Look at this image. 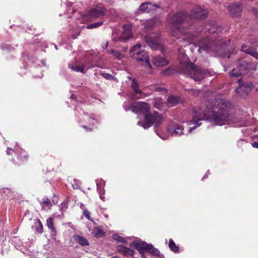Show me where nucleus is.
<instances>
[{"label": "nucleus", "instance_id": "1", "mask_svg": "<svg viewBox=\"0 0 258 258\" xmlns=\"http://www.w3.org/2000/svg\"><path fill=\"white\" fill-rule=\"evenodd\" d=\"M130 109L133 112L139 114V115H143L144 121H139L138 125L145 130L154 125V132L158 135V128L162 123L163 119L161 114L156 111L151 113L150 105L145 102H139L135 105L131 104Z\"/></svg>", "mask_w": 258, "mask_h": 258}, {"label": "nucleus", "instance_id": "2", "mask_svg": "<svg viewBox=\"0 0 258 258\" xmlns=\"http://www.w3.org/2000/svg\"><path fill=\"white\" fill-rule=\"evenodd\" d=\"M179 73L186 75L196 82H200L206 77L211 75L209 70L196 66L188 58L180 62Z\"/></svg>", "mask_w": 258, "mask_h": 258}, {"label": "nucleus", "instance_id": "3", "mask_svg": "<svg viewBox=\"0 0 258 258\" xmlns=\"http://www.w3.org/2000/svg\"><path fill=\"white\" fill-rule=\"evenodd\" d=\"M208 113V119L218 125H223L229 119L227 106L223 99L217 100Z\"/></svg>", "mask_w": 258, "mask_h": 258}, {"label": "nucleus", "instance_id": "4", "mask_svg": "<svg viewBox=\"0 0 258 258\" xmlns=\"http://www.w3.org/2000/svg\"><path fill=\"white\" fill-rule=\"evenodd\" d=\"M130 246L137 249L141 255L142 258H147L146 252L149 253L151 255L156 256L159 255V249L155 247L151 243H148L145 241L138 238L130 243Z\"/></svg>", "mask_w": 258, "mask_h": 258}, {"label": "nucleus", "instance_id": "5", "mask_svg": "<svg viewBox=\"0 0 258 258\" xmlns=\"http://www.w3.org/2000/svg\"><path fill=\"white\" fill-rule=\"evenodd\" d=\"M169 21L172 26H179L187 29L191 27V18L185 10L179 11L172 15Z\"/></svg>", "mask_w": 258, "mask_h": 258}, {"label": "nucleus", "instance_id": "6", "mask_svg": "<svg viewBox=\"0 0 258 258\" xmlns=\"http://www.w3.org/2000/svg\"><path fill=\"white\" fill-rule=\"evenodd\" d=\"M208 11L201 6H197L193 8L191 10L190 13H189L191 18V26L196 20L205 19L208 17Z\"/></svg>", "mask_w": 258, "mask_h": 258}, {"label": "nucleus", "instance_id": "7", "mask_svg": "<svg viewBox=\"0 0 258 258\" xmlns=\"http://www.w3.org/2000/svg\"><path fill=\"white\" fill-rule=\"evenodd\" d=\"M159 8L160 6L158 5L146 2L142 3L135 13L136 15H140L143 13H149Z\"/></svg>", "mask_w": 258, "mask_h": 258}, {"label": "nucleus", "instance_id": "8", "mask_svg": "<svg viewBox=\"0 0 258 258\" xmlns=\"http://www.w3.org/2000/svg\"><path fill=\"white\" fill-rule=\"evenodd\" d=\"M184 127L174 121L170 122L168 125L167 132L172 136H180L183 135Z\"/></svg>", "mask_w": 258, "mask_h": 258}, {"label": "nucleus", "instance_id": "9", "mask_svg": "<svg viewBox=\"0 0 258 258\" xmlns=\"http://www.w3.org/2000/svg\"><path fill=\"white\" fill-rule=\"evenodd\" d=\"M230 15L233 17H239L241 16L242 11V5L239 2L231 3L228 6Z\"/></svg>", "mask_w": 258, "mask_h": 258}, {"label": "nucleus", "instance_id": "10", "mask_svg": "<svg viewBox=\"0 0 258 258\" xmlns=\"http://www.w3.org/2000/svg\"><path fill=\"white\" fill-rule=\"evenodd\" d=\"M106 11V9L104 7L97 6L90 10L88 16L92 19L101 18L105 15Z\"/></svg>", "mask_w": 258, "mask_h": 258}, {"label": "nucleus", "instance_id": "11", "mask_svg": "<svg viewBox=\"0 0 258 258\" xmlns=\"http://www.w3.org/2000/svg\"><path fill=\"white\" fill-rule=\"evenodd\" d=\"M239 87L236 89V92L238 94H242V93H248L253 88V84L251 82L244 83L242 79H240L237 81Z\"/></svg>", "mask_w": 258, "mask_h": 258}, {"label": "nucleus", "instance_id": "12", "mask_svg": "<svg viewBox=\"0 0 258 258\" xmlns=\"http://www.w3.org/2000/svg\"><path fill=\"white\" fill-rule=\"evenodd\" d=\"M252 66L253 64L251 62L242 60L238 63L237 69L244 75L248 73L252 69Z\"/></svg>", "mask_w": 258, "mask_h": 258}, {"label": "nucleus", "instance_id": "13", "mask_svg": "<svg viewBox=\"0 0 258 258\" xmlns=\"http://www.w3.org/2000/svg\"><path fill=\"white\" fill-rule=\"evenodd\" d=\"M153 63L158 67H163L168 64V60L163 56L158 55L154 58Z\"/></svg>", "mask_w": 258, "mask_h": 258}, {"label": "nucleus", "instance_id": "14", "mask_svg": "<svg viewBox=\"0 0 258 258\" xmlns=\"http://www.w3.org/2000/svg\"><path fill=\"white\" fill-rule=\"evenodd\" d=\"M136 59L138 61H142L144 63L147 59H149V57L148 56V53L145 50H140L139 51L137 52V56L136 57Z\"/></svg>", "mask_w": 258, "mask_h": 258}, {"label": "nucleus", "instance_id": "15", "mask_svg": "<svg viewBox=\"0 0 258 258\" xmlns=\"http://www.w3.org/2000/svg\"><path fill=\"white\" fill-rule=\"evenodd\" d=\"M203 116H199L196 112H195L192 116V121L195 125L189 128L188 133H190L192 130H195L197 127L200 126L201 123H199V121L203 120Z\"/></svg>", "mask_w": 258, "mask_h": 258}, {"label": "nucleus", "instance_id": "16", "mask_svg": "<svg viewBox=\"0 0 258 258\" xmlns=\"http://www.w3.org/2000/svg\"><path fill=\"white\" fill-rule=\"evenodd\" d=\"M146 41L148 44L153 49L157 50L162 48V45L153 37H149L147 38Z\"/></svg>", "mask_w": 258, "mask_h": 258}, {"label": "nucleus", "instance_id": "17", "mask_svg": "<svg viewBox=\"0 0 258 258\" xmlns=\"http://www.w3.org/2000/svg\"><path fill=\"white\" fill-rule=\"evenodd\" d=\"M179 101V97L173 95H170L168 96L166 103L168 107H171L177 105Z\"/></svg>", "mask_w": 258, "mask_h": 258}, {"label": "nucleus", "instance_id": "18", "mask_svg": "<svg viewBox=\"0 0 258 258\" xmlns=\"http://www.w3.org/2000/svg\"><path fill=\"white\" fill-rule=\"evenodd\" d=\"M73 238L74 240L81 246H87L89 244V241L87 238L84 237L77 234H75L73 236Z\"/></svg>", "mask_w": 258, "mask_h": 258}, {"label": "nucleus", "instance_id": "19", "mask_svg": "<svg viewBox=\"0 0 258 258\" xmlns=\"http://www.w3.org/2000/svg\"><path fill=\"white\" fill-rule=\"evenodd\" d=\"M182 27L179 26H172L171 25L170 29V35L173 37L178 38L180 35V29Z\"/></svg>", "mask_w": 258, "mask_h": 258}, {"label": "nucleus", "instance_id": "20", "mask_svg": "<svg viewBox=\"0 0 258 258\" xmlns=\"http://www.w3.org/2000/svg\"><path fill=\"white\" fill-rule=\"evenodd\" d=\"M68 67L70 69H72L74 71H75L76 72H80L83 74H85L84 70L85 69L86 66L84 65L78 66L77 64H73V63H69Z\"/></svg>", "mask_w": 258, "mask_h": 258}, {"label": "nucleus", "instance_id": "21", "mask_svg": "<svg viewBox=\"0 0 258 258\" xmlns=\"http://www.w3.org/2000/svg\"><path fill=\"white\" fill-rule=\"evenodd\" d=\"M131 87L136 94H142L143 93L142 91L139 89V84L136 78L132 79Z\"/></svg>", "mask_w": 258, "mask_h": 258}, {"label": "nucleus", "instance_id": "22", "mask_svg": "<svg viewBox=\"0 0 258 258\" xmlns=\"http://www.w3.org/2000/svg\"><path fill=\"white\" fill-rule=\"evenodd\" d=\"M46 225L48 229L51 230V235L52 236L56 235V231L54 227L52 218L49 217L47 219Z\"/></svg>", "mask_w": 258, "mask_h": 258}, {"label": "nucleus", "instance_id": "23", "mask_svg": "<svg viewBox=\"0 0 258 258\" xmlns=\"http://www.w3.org/2000/svg\"><path fill=\"white\" fill-rule=\"evenodd\" d=\"M39 203L44 209H50L52 205L50 200L47 198H44L41 201H39Z\"/></svg>", "mask_w": 258, "mask_h": 258}, {"label": "nucleus", "instance_id": "24", "mask_svg": "<svg viewBox=\"0 0 258 258\" xmlns=\"http://www.w3.org/2000/svg\"><path fill=\"white\" fill-rule=\"evenodd\" d=\"M34 227L36 232L41 234L43 232V227L42 223L39 219H37L34 223Z\"/></svg>", "mask_w": 258, "mask_h": 258}, {"label": "nucleus", "instance_id": "25", "mask_svg": "<svg viewBox=\"0 0 258 258\" xmlns=\"http://www.w3.org/2000/svg\"><path fill=\"white\" fill-rule=\"evenodd\" d=\"M168 246L170 249L175 253L179 252V246L176 245L172 239H170L169 240Z\"/></svg>", "mask_w": 258, "mask_h": 258}, {"label": "nucleus", "instance_id": "26", "mask_svg": "<svg viewBox=\"0 0 258 258\" xmlns=\"http://www.w3.org/2000/svg\"><path fill=\"white\" fill-rule=\"evenodd\" d=\"M242 50L246 53L251 55L253 57L255 58H258V52L256 51L253 50L251 48H248L246 49H244V47L243 46L242 47Z\"/></svg>", "mask_w": 258, "mask_h": 258}, {"label": "nucleus", "instance_id": "27", "mask_svg": "<svg viewBox=\"0 0 258 258\" xmlns=\"http://www.w3.org/2000/svg\"><path fill=\"white\" fill-rule=\"evenodd\" d=\"M95 229L96 232L94 235V236L96 238L102 237L105 235V232L100 227H95Z\"/></svg>", "mask_w": 258, "mask_h": 258}, {"label": "nucleus", "instance_id": "28", "mask_svg": "<svg viewBox=\"0 0 258 258\" xmlns=\"http://www.w3.org/2000/svg\"><path fill=\"white\" fill-rule=\"evenodd\" d=\"M112 238L114 240L117 241L118 242L123 243L127 244V242L123 237H121L119 234L115 233L112 235Z\"/></svg>", "mask_w": 258, "mask_h": 258}, {"label": "nucleus", "instance_id": "29", "mask_svg": "<svg viewBox=\"0 0 258 258\" xmlns=\"http://www.w3.org/2000/svg\"><path fill=\"white\" fill-rule=\"evenodd\" d=\"M103 24V21H100L97 23H94L91 24H88L86 26V28L87 29H92L94 28H96L99 27L102 25Z\"/></svg>", "mask_w": 258, "mask_h": 258}, {"label": "nucleus", "instance_id": "30", "mask_svg": "<svg viewBox=\"0 0 258 258\" xmlns=\"http://www.w3.org/2000/svg\"><path fill=\"white\" fill-rule=\"evenodd\" d=\"M231 77H238L240 75H243L239 70L236 71L235 69H233L229 73Z\"/></svg>", "mask_w": 258, "mask_h": 258}, {"label": "nucleus", "instance_id": "31", "mask_svg": "<svg viewBox=\"0 0 258 258\" xmlns=\"http://www.w3.org/2000/svg\"><path fill=\"white\" fill-rule=\"evenodd\" d=\"M123 255L124 256H133L135 254V251L130 248L125 247Z\"/></svg>", "mask_w": 258, "mask_h": 258}, {"label": "nucleus", "instance_id": "32", "mask_svg": "<svg viewBox=\"0 0 258 258\" xmlns=\"http://www.w3.org/2000/svg\"><path fill=\"white\" fill-rule=\"evenodd\" d=\"M100 75L107 80H114L116 79L114 76L109 73H101Z\"/></svg>", "mask_w": 258, "mask_h": 258}, {"label": "nucleus", "instance_id": "33", "mask_svg": "<svg viewBox=\"0 0 258 258\" xmlns=\"http://www.w3.org/2000/svg\"><path fill=\"white\" fill-rule=\"evenodd\" d=\"M141 47V44H137L135 45H134V46H133L130 50V53H133V55H135V53L136 51L137 52L138 51H139V49H140Z\"/></svg>", "mask_w": 258, "mask_h": 258}, {"label": "nucleus", "instance_id": "34", "mask_svg": "<svg viewBox=\"0 0 258 258\" xmlns=\"http://www.w3.org/2000/svg\"><path fill=\"white\" fill-rule=\"evenodd\" d=\"M1 48L3 50H7L8 51H11L13 49V47L8 44H3L1 45Z\"/></svg>", "mask_w": 258, "mask_h": 258}, {"label": "nucleus", "instance_id": "35", "mask_svg": "<svg viewBox=\"0 0 258 258\" xmlns=\"http://www.w3.org/2000/svg\"><path fill=\"white\" fill-rule=\"evenodd\" d=\"M83 215L89 220L92 221V219L91 218L90 216V213L87 209H85L83 211Z\"/></svg>", "mask_w": 258, "mask_h": 258}, {"label": "nucleus", "instance_id": "36", "mask_svg": "<svg viewBox=\"0 0 258 258\" xmlns=\"http://www.w3.org/2000/svg\"><path fill=\"white\" fill-rule=\"evenodd\" d=\"M125 246H123L122 245H118L116 246V249L118 252H119L120 253H121L123 254V253L124 252V250L125 249Z\"/></svg>", "mask_w": 258, "mask_h": 258}, {"label": "nucleus", "instance_id": "37", "mask_svg": "<svg viewBox=\"0 0 258 258\" xmlns=\"http://www.w3.org/2000/svg\"><path fill=\"white\" fill-rule=\"evenodd\" d=\"M251 11L253 15L255 16V18L258 19V8L255 7H252L251 8Z\"/></svg>", "mask_w": 258, "mask_h": 258}, {"label": "nucleus", "instance_id": "38", "mask_svg": "<svg viewBox=\"0 0 258 258\" xmlns=\"http://www.w3.org/2000/svg\"><path fill=\"white\" fill-rule=\"evenodd\" d=\"M223 28L221 26H218L215 28V30H214L212 33H217V34H220L222 31H223Z\"/></svg>", "mask_w": 258, "mask_h": 258}, {"label": "nucleus", "instance_id": "39", "mask_svg": "<svg viewBox=\"0 0 258 258\" xmlns=\"http://www.w3.org/2000/svg\"><path fill=\"white\" fill-rule=\"evenodd\" d=\"M142 65L145 67H148L151 70L153 69L152 66L150 62V59H147V61H146L145 63H142Z\"/></svg>", "mask_w": 258, "mask_h": 258}, {"label": "nucleus", "instance_id": "40", "mask_svg": "<svg viewBox=\"0 0 258 258\" xmlns=\"http://www.w3.org/2000/svg\"><path fill=\"white\" fill-rule=\"evenodd\" d=\"M113 56H114L117 59H120L122 57L121 53L118 50H116L115 53L113 54Z\"/></svg>", "mask_w": 258, "mask_h": 258}, {"label": "nucleus", "instance_id": "41", "mask_svg": "<svg viewBox=\"0 0 258 258\" xmlns=\"http://www.w3.org/2000/svg\"><path fill=\"white\" fill-rule=\"evenodd\" d=\"M104 194V190H100V191H99V196H100V199L102 200V201H104V199H105V197H104L103 196V195Z\"/></svg>", "mask_w": 258, "mask_h": 258}, {"label": "nucleus", "instance_id": "42", "mask_svg": "<svg viewBox=\"0 0 258 258\" xmlns=\"http://www.w3.org/2000/svg\"><path fill=\"white\" fill-rule=\"evenodd\" d=\"M155 90L157 92H162L165 91V89L159 87H157L155 88Z\"/></svg>", "mask_w": 258, "mask_h": 258}, {"label": "nucleus", "instance_id": "43", "mask_svg": "<svg viewBox=\"0 0 258 258\" xmlns=\"http://www.w3.org/2000/svg\"><path fill=\"white\" fill-rule=\"evenodd\" d=\"M82 127H83L84 129H85L87 131H88V132H92V131H93L92 128H91V127H88V126H86V125H83V126H82Z\"/></svg>", "mask_w": 258, "mask_h": 258}, {"label": "nucleus", "instance_id": "44", "mask_svg": "<svg viewBox=\"0 0 258 258\" xmlns=\"http://www.w3.org/2000/svg\"><path fill=\"white\" fill-rule=\"evenodd\" d=\"M80 35V32H75L74 34H72V37L74 39H76L77 36Z\"/></svg>", "mask_w": 258, "mask_h": 258}, {"label": "nucleus", "instance_id": "45", "mask_svg": "<svg viewBox=\"0 0 258 258\" xmlns=\"http://www.w3.org/2000/svg\"><path fill=\"white\" fill-rule=\"evenodd\" d=\"M83 65L85 66H86L85 68L87 69H89L92 68L93 67V66H89V62H86V63L83 64Z\"/></svg>", "mask_w": 258, "mask_h": 258}, {"label": "nucleus", "instance_id": "46", "mask_svg": "<svg viewBox=\"0 0 258 258\" xmlns=\"http://www.w3.org/2000/svg\"><path fill=\"white\" fill-rule=\"evenodd\" d=\"M23 57H26L27 60H30L31 58L29 57L28 54L27 53H24L23 54Z\"/></svg>", "mask_w": 258, "mask_h": 258}, {"label": "nucleus", "instance_id": "47", "mask_svg": "<svg viewBox=\"0 0 258 258\" xmlns=\"http://www.w3.org/2000/svg\"><path fill=\"white\" fill-rule=\"evenodd\" d=\"M3 190V192H6L7 194V195H8L10 193L11 191H10V189L9 188H3L2 189Z\"/></svg>", "mask_w": 258, "mask_h": 258}, {"label": "nucleus", "instance_id": "48", "mask_svg": "<svg viewBox=\"0 0 258 258\" xmlns=\"http://www.w3.org/2000/svg\"><path fill=\"white\" fill-rule=\"evenodd\" d=\"M251 145L253 148H258V142H254Z\"/></svg>", "mask_w": 258, "mask_h": 258}, {"label": "nucleus", "instance_id": "49", "mask_svg": "<svg viewBox=\"0 0 258 258\" xmlns=\"http://www.w3.org/2000/svg\"><path fill=\"white\" fill-rule=\"evenodd\" d=\"M200 48L203 49L204 50H205V51H208L209 50V47L208 45L205 46L204 47H203V46L200 47Z\"/></svg>", "mask_w": 258, "mask_h": 258}, {"label": "nucleus", "instance_id": "50", "mask_svg": "<svg viewBox=\"0 0 258 258\" xmlns=\"http://www.w3.org/2000/svg\"><path fill=\"white\" fill-rule=\"evenodd\" d=\"M170 69L168 68V69H166L165 71H164V74L165 75H170L171 74V73L170 72Z\"/></svg>", "mask_w": 258, "mask_h": 258}, {"label": "nucleus", "instance_id": "51", "mask_svg": "<svg viewBox=\"0 0 258 258\" xmlns=\"http://www.w3.org/2000/svg\"><path fill=\"white\" fill-rule=\"evenodd\" d=\"M12 150V149L11 148H10V147H8L7 148V154L9 155L12 154V153L10 152V151Z\"/></svg>", "mask_w": 258, "mask_h": 258}, {"label": "nucleus", "instance_id": "52", "mask_svg": "<svg viewBox=\"0 0 258 258\" xmlns=\"http://www.w3.org/2000/svg\"><path fill=\"white\" fill-rule=\"evenodd\" d=\"M156 256L158 257V258H165L164 255L162 254H161L159 250V255H156Z\"/></svg>", "mask_w": 258, "mask_h": 258}, {"label": "nucleus", "instance_id": "53", "mask_svg": "<svg viewBox=\"0 0 258 258\" xmlns=\"http://www.w3.org/2000/svg\"><path fill=\"white\" fill-rule=\"evenodd\" d=\"M222 56H223V57H226L227 56H228V58H229V57H230L229 55H228V52H226V51H225V52H224V54H222Z\"/></svg>", "mask_w": 258, "mask_h": 258}, {"label": "nucleus", "instance_id": "54", "mask_svg": "<svg viewBox=\"0 0 258 258\" xmlns=\"http://www.w3.org/2000/svg\"><path fill=\"white\" fill-rule=\"evenodd\" d=\"M41 61H42V64L44 67H47L46 64V61L45 60H42Z\"/></svg>", "mask_w": 258, "mask_h": 258}, {"label": "nucleus", "instance_id": "55", "mask_svg": "<svg viewBox=\"0 0 258 258\" xmlns=\"http://www.w3.org/2000/svg\"><path fill=\"white\" fill-rule=\"evenodd\" d=\"M131 106V105L125 107L124 109L125 110V111H128V110H131V109H130V107Z\"/></svg>", "mask_w": 258, "mask_h": 258}, {"label": "nucleus", "instance_id": "56", "mask_svg": "<svg viewBox=\"0 0 258 258\" xmlns=\"http://www.w3.org/2000/svg\"><path fill=\"white\" fill-rule=\"evenodd\" d=\"M71 98H72V99H77V97H76V95H75V94H72L71 95Z\"/></svg>", "mask_w": 258, "mask_h": 258}, {"label": "nucleus", "instance_id": "57", "mask_svg": "<svg viewBox=\"0 0 258 258\" xmlns=\"http://www.w3.org/2000/svg\"><path fill=\"white\" fill-rule=\"evenodd\" d=\"M115 51H116V50H113V49H111L110 50V51L109 52V54H112L113 55V54L115 53Z\"/></svg>", "mask_w": 258, "mask_h": 258}, {"label": "nucleus", "instance_id": "58", "mask_svg": "<svg viewBox=\"0 0 258 258\" xmlns=\"http://www.w3.org/2000/svg\"><path fill=\"white\" fill-rule=\"evenodd\" d=\"M72 4H73V3H72L70 2H69V1H68V2L67 3V4H66L67 6H69V7L71 6Z\"/></svg>", "mask_w": 258, "mask_h": 258}, {"label": "nucleus", "instance_id": "59", "mask_svg": "<svg viewBox=\"0 0 258 258\" xmlns=\"http://www.w3.org/2000/svg\"><path fill=\"white\" fill-rule=\"evenodd\" d=\"M207 177H208V174H205V175H204V176L203 177V178H202V180H204V179L207 178Z\"/></svg>", "mask_w": 258, "mask_h": 258}, {"label": "nucleus", "instance_id": "60", "mask_svg": "<svg viewBox=\"0 0 258 258\" xmlns=\"http://www.w3.org/2000/svg\"><path fill=\"white\" fill-rule=\"evenodd\" d=\"M24 60H25V58H24ZM27 62L25 61V63H23V65H24V67L25 68L26 66L27 65V64H26Z\"/></svg>", "mask_w": 258, "mask_h": 258}, {"label": "nucleus", "instance_id": "61", "mask_svg": "<svg viewBox=\"0 0 258 258\" xmlns=\"http://www.w3.org/2000/svg\"><path fill=\"white\" fill-rule=\"evenodd\" d=\"M56 243L57 245H58V244L60 243V241L56 240Z\"/></svg>", "mask_w": 258, "mask_h": 258}, {"label": "nucleus", "instance_id": "62", "mask_svg": "<svg viewBox=\"0 0 258 258\" xmlns=\"http://www.w3.org/2000/svg\"><path fill=\"white\" fill-rule=\"evenodd\" d=\"M108 43L107 42L105 45H104V47H103V48H106L108 46Z\"/></svg>", "mask_w": 258, "mask_h": 258}, {"label": "nucleus", "instance_id": "63", "mask_svg": "<svg viewBox=\"0 0 258 258\" xmlns=\"http://www.w3.org/2000/svg\"><path fill=\"white\" fill-rule=\"evenodd\" d=\"M32 26H29V27H27V29L29 30H32Z\"/></svg>", "mask_w": 258, "mask_h": 258}, {"label": "nucleus", "instance_id": "64", "mask_svg": "<svg viewBox=\"0 0 258 258\" xmlns=\"http://www.w3.org/2000/svg\"><path fill=\"white\" fill-rule=\"evenodd\" d=\"M132 257H133V258H139V257L137 256H135V254L133 255V256H131Z\"/></svg>", "mask_w": 258, "mask_h": 258}]
</instances>
